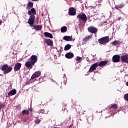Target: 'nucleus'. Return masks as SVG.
<instances>
[{
	"label": "nucleus",
	"instance_id": "f257e3e1",
	"mask_svg": "<svg viewBox=\"0 0 128 128\" xmlns=\"http://www.w3.org/2000/svg\"><path fill=\"white\" fill-rule=\"evenodd\" d=\"M28 14L30 16L29 18L28 24H30L31 28H32V26H34V20L36 18L34 16L36 14V10L34 8H32L31 10L28 11Z\"/></svg>",
	"mask_w": 128,
	"mask_h": 128
},
{
	"label": "nucleus",
	"instance_id": "f03ea898",
	"mask_svg": "<svg viewBox=\"0 0 128 128\" xmlns=\"http://www.w3.org/2000/svg\"><path fill=\"white\" fill-rule=\"evenodd\" d=\"M38 62V56L36 55H32L30 57V61H27L25 63V66L28 70L32 68L34 64Z\"/></svg>",
	"mask_w": 128,
	"mask_h": 128
},
{
	"label": "nucleus",
	"instance_id": "7ed1b4c3",
	"mask_svg": "<svg viewBox=\"0 0 128 128\" xmlns=\"http://www.w3.org/2000/svg\"><path fill=\"white\" fill-rule=\"evenodd\" d=\"M0 70H2L4 74H9V72H12V67L8 66V64H5L2 66Z\"/></svg>",
	"mask_w": 128,
	"mask_h": 128
},
{
	"label": "nucleus",
	"instance_id": "20e7f679",
	"mask_svg": "<svg viewBox=\"0 0 128 128\" xmlns=\"http://www.w3.org/2000/svg\"><path fill=\"white\" fill-rule=\"evenodd\" d=\"M77 18H78L79 20H82V22H84V24H86V20H88V18L84 13L78 14L77 16Z\"/></svg>",
	"mask_w": 128,
	"mask_h": 128
},
{
	"label": "nucleus",
	"instance_id": "39448f33",
	"mask_svg": "<svg viewBox=\"0 0 128 128\" xmlns=\"http://www.w3.org/2000/svg\"><path fill=\"white\" fill-rule=\"evenodd\" d=\"M99 44H102L110 42V38L108 36L100 38L98 40Z\"/></svg>",
	"mask_w": 128,
	"mask_h": 128
},
{
	"label": "nucleus",
	"instance_id": "423d86ee",
	"mask_svg": "<svg viewBox=\"0 0 128 128\" xmlns=\"http://www.w3.org/2000/svg\"><path fill=\"white\" fill-rule=\"evenodd\" d=\"M88 32L91 34H96L98 30L94 26H90L88 28Z\"/></svg>",
	"mask_w": 128,
	"mask_h": 128
},
{
	"label": "nucleus",
	"instance_id": "0eeeda50",
	"mask_svg": "<svg viewBox=\"0 0 128 128\" xmlns=\"http://www.w3.org/2000/svg\"><path fill=\"white\" fill-rule=\"evenodd\" d=\"M113 62H120V56L118 54L114 55L112 58Z\"/></svg>",
	"mask_w": 128,
	"mask_h": 128
},
{
	"label": "nucleus",
	"instance_id": "6e6552de",
	"mask_svg": "<svg viewBox=\"0 0 128 128\" xmlns=\"http://www.w3.org/2000/svg\"><path fill=\"white\" fill-rule=\"evenodd\" d=\"M98 66V62H96L94 64H92V66L90 67L89 70V72H92L94 70H96V68Z\"/></svg>",
	"mask_w": 128,
	"mask_h": 128
},
{
	"label": "nucleus",
	"instance_id": "1a4fd4ad",
	"mask_svg": "<svg viewBox=\"0 0 128 128\" xmlns=\"http://www.w3.org/2000/svg\"><path fill=\"white\" fill-rule=\"evenodd\" d=\"M76 11L74 7H71L69 8L68 9L69 16H76Z\"/></svg>",
	"mask_w": 128,
	"mask_h": 128
},
{
	"label": "nucleus",
	"instance_id": "9d476101",
	"mask_svg": "<svg viewBox=\"0 0 128 128\" xmlns=\"http://www.w3.org/2000/svg\"><path fill=\"white\" fill-rule=\"evenodd\" d=\"M40 74H42V73L40 71L36 72L31 77V80H34L36 78H38V76H40Z\"/></svg>",
	"mask_w": 128,
	"mask_h": 128
},
{
	"label": "nucleus",
	"instance_id": "9b49d317",
	"mask_svg": "<svg viewBox=\"0 0 128 128\" xmlns=\"http://www.w3.org/2000/svg\"><path fill=\"white\" fill-rule=\"evenodd\" d=\"M44 42H45L47 46H52V45L54 44V42L52 40H50V39L45 38L44 40Z\"/></svg>",
	"mask_w": 128,
	"mask_h": 128
},
{
	"label": "nucleus",
	"instance_id": "f8f14e48",
	"mask_svg": "<svg viewBox=\"0 0 128 128\" xmlns=\"http://www.w3.org/2000/svg\"><path fill=\"white\" fill-rule=\"evenodd\" d=\"M121 60L123 62H126V64H128V54L122 56H121Z\"/></svg>",
	"mask_w": 128,
	"mask_h": 128
},
{
	"label": "nucleus",
	"instance_id": "ddd939ff",
	"mask_svg": "<svg viewBox=\"0 0 128 128\" xmlns=\"http://www.w3.org/2000/svg\"><path fill=\"white\" fill-rule=\"evenodd\" d=\"M20 68H22V64L20 62H17L15 64L14 66V72H18L20 70Z\"/></svg>",
	"mask_w": 128,
	"mask_h": 128
},
{
	"label": "nucleus",
	"instance_id": "4468645a",
	"mask_svg": "<svg viewBox=\"0 0 128 128\" xmlns=\"http://www.w3.org/2000/svg\"><path fill=\"white\" fill-rule=\"evenodd\" d=\"M74 54H72L70 52H68L65 55V57L66 58H68V59L72 58H74Z\"/></svg>",
	"mask_w": 128,
	"mask_h": 128
},
{
	"label": "nucleus",
	"instance_id": "2eb2a0df",
	"mask_svg": "<svg viewBox=\"0 0 128 128\" xmlns=\"http://www.w3.org/2000/svg\"><path fill=\"white\" fill-rule=\"evenodd\" d=\"M63 40L66 42H70L72 40V36H64L63 37Z\"/></svg>",
	"mask_w": 128,
	"mask_h": 128
},
{
	"label": "nucleus",
	"instance_id": "dca6fc26",
	"mask_svg": "<svg viewBox=\"0 0 128 128\" xmlns=\"http://www.w3.org/2000/svg\"><path fill=\"white\" fill-rule=\"evenodd\" d=\"M44 36L46 38H54L52 34L48 32H44Z\"/></svg>",
	"mask_w": 128,
	"mask_h": 128
},
{
	"label": "nucleus",
	"instance_id": "f3484780",
	"mask_svg": "<svg viewBox=\"0 0 128 128\" xmlns=\"http://www.w3.org/2000/svg\"><path fill=\"white\" fill-rule=\"evenodd\" d=\"M106 64H108V60L102 61L98 64V66H104Z\"/></svg>",
	"mask_w": 128,
	"mask_h": 128
},
{
	"label": "nucleus",
	"instance_id": "a211bd4d",
	"mask_svg": "<svg viewBox=\"0 0 128 128\" xmlns=\"http://www.w3.org/2000/svg\"><path fill=\"white\" fill-rule=\"evenodd\" d=\"M42 28V25H36L34 26V29L36 30H40Z\"/></svg>",
	"mask_w": 128,
	"mask_h": 128
},
{
	"label": "nucleus",
	"instance_id": "6ab92c4d",
	"mask_svg": "<svg viewBox=\"0 0 128 128\" xmlns=\"http://www.w3.org/2000/svg\"><path fill=\"white\" fill-rule=\"evenodd\" d=\"M16 94V90L14 89L12 90L8 93V96H14Z\"/></svg>",
	"mask_w": 128,
	"mask_h": 128
},
{
	"label": "nucleus",
	"instance_id": "aec40b11",
	"mask_svg": "<svg viewBox=\"0 0 128 128\" xmlns=\"http://www.w3.org/2000/svg\"><path fill=\"white\" fill-rule=\"evenodd\" d=\"M124 6V4H122L118 5H116L114 8H115V10H118V8H122Z\"/></svg>",
	"mask_w": 128,
	"mask_h": 128
},
{
	"label": "nucleus",
	"instance_id": "412c9836",
	"mask_svg": "<svg viewBox=\"0 0 128 128\" xmlns=\"http://www.w3.org/2000/svg\"><path fill=\"white\" fill-rule=\"evenodd\" d=\"M92 38V36H88L84 38H83V42H88V40H90V38Z\"/></svg>",
	"mask_w": 128,
	"mask_h": 128
},
{
	"label": "nucleus",
	"instance_id": "4be33fe9",
	"mask_svg": "<svg viewBox=\"0 0 128 128\" xmlns=\"http://www.w3.org/2000/svg\"><path fill=\"white\" fill-rule=\"evenodd\" d=\"M22 114L23 115L26 114L27 116H28L30 114V110H24L22 112Z\"/></svg>",
	"mask_w": 128,
	"mask_h": 128
},
{
	"label": "nucleus",
	"instance_id": "5701e85b",
	"mask_svg": "<svg viewBox=\"0 0 128 128\" xmlns=\"http://www.w3.org/2000/svg\"><path fill=\"white\" fill-rule=\"evenodd\" d=\"M122 44V42H120V40H115L113 42H112V44H113V46H116L118 44Z\"/></svg>",
	"mask_w": 128,
	"mask_h": 128
},
{
	"label": "nucleus",
	"instance_id": "b1692460",
	"mask_svg": "<svg viewBox=\"0 0 128 128\" xmlns=\"http://www.w3.org/2000/svg\"><path fill=\"white\" fill-rule=\"evenodd\" d=\"M118 108V104H111V106H110V108Z\"/></svg>",
	"mask_w": 128,
	"mask_h": 128
},
{
	"label": "nucleus",
	"instance_id": "393cba45",
	"mask_svg": "<svg viewBox=\"0 0 128 128\" xmlns=\"http://www.w3.org/2000/svg\"><path fill=\"white\" fill-rule=\"evenodd\" d=\"M68 28H66V26H64L62 28H61V32H66Z\"/></svg>",
	"mask_w": 128,
	"mask_h": 128
},
{
	"label": "nucleus",
	"instance_id": "a878e982",
	"mask_svg": "<svg viewBox=\"0 0 128 128\" xmlns=\"http://www.w3.org/2000/svg\"><path fill=\"white\" fill-rule=\"evenodd\" d=\"M72 48L70 44H68L64 46V50H68Z\"/></svg>",
	"mask_w": 128,
	"mask_h": 128
},
{
	"label": "nucleus",
	"instance_id": "bb28decb",
	"mask_svg": "<svg viewBox=\"0 0 128 128\" xmlns=\"http://www.w3.org/2000/svg\"><path fill=\"white\" fill-rule=\"evenodd\" d=\"M28 6L32 8H34V3L32 2H29Z\"/></svg>",
	"mask_w": 128,
	"mask_h": 128
},
{
	"label": "nucleus",
	"instance_id": "cd10ccee",
	"mask_svg": "<svg viewBox=\"0 0 128 128\" xmlns=\"http://www.w3.org/2000/svg\"><path fill=\"white\" fill-rule=\"evenodd\" d=\"M124 98L125 100H126V102H128V94H125L124 96Z\"/></svg>",
	"mask_w": 128,
	"mask_h": 128
},
{
	"label": "nucleus",
	"instance_id": "c85d7f7f",
	"mask_svg": "<svg viewBox=\"0 0 128 128\" xmlns=\"http://www.w3.org/2000/svg\"><path fill=\"white\" fill-rule=\"evenodd\" d=\"M0 108H6V104L4 102L2 104H0Z\"/></svg>",
	"mask_w": 128,
	"mask_h": 128
},
{
	"label": "nucleus",
	"instance_id": "c756f323",
	"mask_svg": "<svg viewBox=\"0 0 128 128\" xmlns=\"http://www.w3.org/2000/svg\"><path fill=\"white\" fill-rule=\"evenodd\" d=\"M76 62H81L82 60V58L80 56H77L76 59Z\"/></svg>",
	"mask_w": 128,
	"mask_h": 128
},
{
	"label": "nucleus",
	"instance_id": "7c9ffc66",
	"mask_svg": "<svg viewBox=\"0 0 128 128\" xmlns=\"http://www.w3.org/2000/svg\"><path fill=\"white\" fill-rule=\"evenodd\" d=\"M36 124H40V119H36L35 120Z\"/></svg>",
	"mask_w": 128,
	"mask_h": 128
},
{
	"label": "nucleus",
	"instance_id": "2f4dec72",
	"mask_svg": "<svg viewBox=\"0 0 128 128\" xmlns=\"http://www.w3.org/2000/svg\"><path fill=\"white\" fill-rule=\"evenodd\" d=\"M26 8L27 10H30V8H32V7L28 6V5H27Z\"/></svg>",
	"mask_w": 128,
	"mask_h": 128
},
{
	"label": "nucleus",
	"instance_id": "473e14b6",
	"mask_svg": "<svg viewBox=\"0 0 128 128\" xmlns=\"http://www.w3.org/2000/svg\"><path fill=\"white\" fill-rule=\"evenodd\" d=\"M2 20H0V26H2Z\"/></svg>",
	"mask_w": 128,
	"mask_h": 128
},
{
	"label": "nucleus",
	"instance_id": "72a5a7b5",
	"mask_svg": "<svg viewBox=\"0 0 128 128\" xmlns=\"http://www.w3.org/2000/svg\"><path fill=\"white\" fill-rule=\"evenodd\" d=\"M102 0H98V2H102Z\"/></svg>",
	"mask_w": 128,
	"mask_h": 128
},
{
	"label": "nucleus",
	"instance_id": "f704fd0d",
	"mask_svg": "<svg viewBox=\"0 0 128 128\" xmlns=\"http://www.w3.org/2000/svg\"><path fill=\"white\" fill-rule=\"evenodd\" d=\"M32 2H38V0H32Z\"/></svg>",
	"mask_w": 128,
	"mask_h": 128
},
{
	"label": "nucleus",
	"instance_id": "c9c22d12",
	"mask_svg": "<svg viewBox=\"0 0 128 128\" xmlns=\"http://www.w3.org/2000/svg\"><path fill=\"white\" fill-rule=\"evenodd\" d=\"M126 86H128V82H126Z\"/></svg>",
	"mask_w": 128,
	"mask_h": 128
},
{
	"label": "nucleus",
	"instance_id": "e433bc0d",
	"mask_svg": "<svg viewBox=\"0 0 128 128\" xmlns=\"http://www.w3.org/2000/svg\"><path fill=\"white\" fill-rule=\"evenodd\" d=\"M0 104H2V103L0 102V110H1Z\"/></svg>",
	"mask_w": 128,
	"mask_h": 128
},
{
	"label": "nucleus",
	"instance_id": "4c0bfd02",
	"mask_svg": "<svg viewBox=\"0 0 128 128\" xmlns=\"http://www.w3.org/2000/svg\"><path fill=\"white\" fill-rule=\"evenodd\" d=\"M88 62V59H87Z\"/></svg>",
	"mask_w": 128,
	"mask_h": 128
},
{
	"label": "nucleus",
	"instance_id": "58836bf2",
	"mask_svg": "<svg viewBox=\"0 0 128 128\" xmlns=\"http://www.w3.org/2000/svg\"><path fill=\"white\" fill-rule=\"evenodd\" d=\"M88 62V59H87Z\"/></svg>",
	"mask_w": 128,
	"mask_h": 128
}]
</instances>
